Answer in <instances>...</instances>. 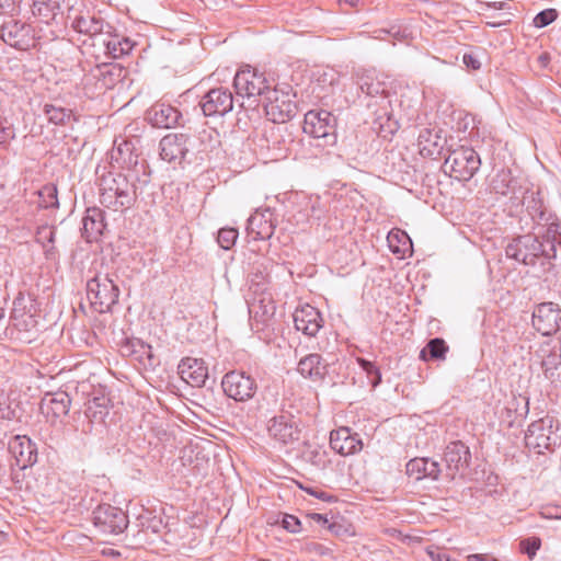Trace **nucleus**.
Here are the masks:
<instances>
[{
  "label": "nucleus",
  "instance_id": "412c9836",
  "mask_svg": "<svg viewBox=\"0 0 561 561\" xmlns=\"http://www.w3.org/2000/svg\"><path fill=\"white\" fill-rule=\"evenodd\" d=\"M330 447L342 456H350L363 449V442L357 433L342 426L330 433Z\"/></svg>",
  "mask_w": 561,
  "mask_h": 561
},
{
  "label": "nucleus",
  "instance_id": "2eb2a0df",
  "mask_svg": "<svg viewBox=\"0 0 561 561\" xmlns=\"http://www.w3.org/2000/svg\"><path fill=\"white\" fill-rule=\"evenodd\" d=\"M93 525L103 534L118 535L128 526L127 514L107 503L98 505L92 512Z\"/></svg>",
  "mask_w": 561,
  "mask_h": 561
},
{
  "label": "nucleus",
  "instance_id": "c9c22d12",
  "mask_svg": "<svg viewBox=\"0 0 561 561\" xmlns=\"http://www.w3.org/2000/svg\"><path fill=\"white\" fill-rule=\"evenodd\" d=\"M32 13L43 23L49 24L61 14V0H32Z\"/></svg>",
  "mask_w": 561,
  "mask_h": 561
},
{
  "label": "nucleus",
  "instance_id": "39448f33",
  "mask_svg": "<svg viewBox=\"0 0 561 561\" xmlns=\"http://www.w3.org/2000/svg\"><path fill=\"white\" fill-rule=\"evenodd\" d=\"M291 87L270 88L262 99L266 117L273 123L283 124L296 115L297 105L293 100Z\"/></svg>",
  "mask_w": 561,
  "mask_h": 561
},
{
  "label": "nucleus",
  "instance_id": "de8ad7c7",
  "mask_svg": "<svg viewBox=\"0 0 561 561\" xmlns=\"http://www.w3.org/2000/svg\"><path fill=\"white\" fill-rule=\"evenodd\" d=\"M558 15L559 13L556 9L542 10L534 18V25L539 28L546 27L554 22Z\"/></svg>",
  "mask_w": 561,
  "mask_h": 561
},
{
  "label": "nucleus",
  "instance_id": "864d4df0",
  "mask_svg": "<svg viewBox=\"0 0 561 561\" xmlns=\"http://www.w3.org/2000/svg\"><path fill=\"white\" fill-rule=\"evenodd\" d=\"M20 0H0V14H13Z\"/></svg>",
  "mask_w": 561,
  "mask_h": 561
},
{
  "label": "nucleus",
  "instance_id": "09e8293b",
  "mask_svg": "<svg viewBox=\"0 0 561 561\" xmlns=\"http://www.w3.org/2000/svg\"><path fill=\"white\" fill-rule=\"evenodd\" d=\"M14 137L15 133L12 123L0 115V146L9 144Z\"/></svg>",
  "mask_w": 561,
  "mask_h": 561
},
{
  "label": "nucleus",
  "instance_id": "13d9d810",
  "mask_svg": "<svg viewBox=\"0 0 561 561\" xmlns=\"http://www.w3.org/2000/svg\"><path fill=\"white\" fill-rule=\"evenodd\" d=\"M427 554L432 561H451V559L446 553L439 551L428 550Z\"/></svg>",
  "mask_w": 561,
  "mask_h": 561
},
{
  "label": "nucleus",
  "instance_id": "37998d69",
  "mask_svg": "<svg viewBox=\"0 0 561 561\" xmlns=\"http://www.w3.org/2000/svg\"><path fill=\"white\" fill-rule=\"evenodd\" d=\"M302 457L306 461L312 465L316 469H324L328 465L327 454L325 451L319 448H307L302 453Z\"/></svg>",
  "mask_w": 561,
  "mask_h": 561
},
{
  "label": "nucleus",
  "instance_id": "c85d7f7f",
  "mask_svg": "<svg viewBox=\"0 0 561 561\" xmlns=\"http://www.w3.org/2000/svg\"><path fill=\"white\" fill-rule=\"evenodd\" d=\"M297 371L313 382H321L328 374V365L320 354L312 353L299 360Z\"/></svg>",
  "mask_w": 561,
  "mask_h": 561
},
{
  "label": "nucleus",
  "instance_id": "0eeeda50",
  "mask_svg": "<svg viewBox=\"0 0 561 561\" xmlns=\"http://www.w3.org/2000/svg\"><path fill=\"white\" fill-rule=\"evenodd\" d=\"M250 324L260 339H270L275 324L276 306L271 294L262 293L248 302Z\"/></svg>",
  "mask_w": 561,
  "mask_h": 561
},
{
  "label": "nucleus",
  "instance_id": "423d86ee",
  "mask_svg": "<svg viewBox=\"0 0 561 561\" xmlns=\"http://www.w3.org/2000/svg\"><path fill=\"white\" fill-rule=\"evenodd\" d=\"M119 289L107 274L96 273L87 282V297L91 307L99 313H104L117 302Z\"/></svg>",
  "mask_w": 561,
  "mask_h": 561
},
{
  "label": "nucleus",
  "instance_id": "bb28decb",
  "mask_svg": "<svg viewBox=\"0 0 561 561\" xmlns=\"http://www.w3.org/2000/svg\"><path fill=\"white\" fill-rule=\"evenodd\" d=\"M181 118V112L167 103H156L147 111V119L157 128H173Z\"/></svg>",
  "mask_w": 561,
  "mask_h": 561
},
{
  "label": "nucleus",
  "instance_id": "a211bd4d",
  "mask_svg": "<svg viewBox=\"0 0 561 561\" xmlns=\"http://www.w3.org/2000/svg\"><path fill=\"white\" fill-rule=\"evenodd\" d=\"M0 37L7 45L20 50H27L35 45L33 27L18 20L4 22L1 26Z\"/></svg>",
  "mask_w": 561,
  "mask_h": 561
},
{
  "label": "nucleus",
  "instance_id": "f03ea898",
  "mask_svg": "<svg viewBox=\"0 0 561 561\" xmlns=\"http://www.w3.org/2000/svg\"><path fill=\"white\" fill-rule=\"evenodd\" d=\"M136 179L135 171L103 174L99 180L100 203L114 211L129 209L137 199Z\"/></svg>",
  "mask_w": 561,
  "mask_h": 561
},
{
  "label": "nucleus",
  "instance_id": "393cba45",
  "mask_svg": "<svg viewBox=\"0 0 561 561\" xmlns=\"http://www.w3.org/2000/svg\"><path fill=\"white\" fill-rule=\"evenodd\" d=\"M446 144L443 130L437 128H424L417 137L419 151L425 158L437 159L440 157Z\"/></svg>",
  "mask_w": 561,
  "mask_h": 561
},
{
  "label": "nucleus",
  "instance_id": "f257e3e1",
  "mask_svg": "<svg viewBox=\"0 0 561 561\" xmlns=\"http://www.w3.org/2000/svg\"><path fill=\"white\" fill-rule=\"evenodd\" d=\"M561 247V233L547 236V231L536 230L513 239L505 248V254L527 266L540 264L543 271L551 266V260L557 256V247Z\"/></svg>",
  "mask_w": 561,
  "mask_h": 561
},
{
  "label": "nucleus",
  "instance_id": "72a5a7b5",
  "mask_svg": "<svg viewBox=\"0 0 561 561\" xmlns=\"http://www.w3.org/2000/svg\"><path fill=\"white\" fill-rule=\"evenodd\" d=\"M99 45L103 46L104 53L114 59L129 54L134 47L129 38L111 35L108 31L99 37Z\"/></svg>",
  "mask_w": 561,
  "mask_h": 561
},
{
  "label": "nucleus",
  "instance_id": "7c9ffc66",
  "mask_svg": "<svg viewBox=\"0 0 561 561\" xmlns=\"http://www.w3.org/2000/svg\"><path fill=\"white\" fill-rule=\"evenodd\" d=\"M122 78V68L113 64H102L93 67L85 80H96L98 89L106 90L115 85Z\"/></svg>",
  "mask_w": 561,
  "mask_h": 561
},
{
  "label": "nucleus",
  "instance_id": "5701e85b",
  "mask_svg": "<svg viewBox=\"0 0 561 561\" xmlns=\"http://www.w3.org/2000/svg\"><path fill=\"white\" fill-rule=\"evenodd\" d=\"M293 318L296 330L310 337L316 336L323 327V318L320 311L310 305L297 308Z\"/></svg>",
  "mask_w": 561,
  "mask_h": 561
},
{
  "label": "nucleus",
  "instance_id": "bf43d9fd",
  "mask_svg": "<svg viewBox=\"0 0 561 561\" xmlns=\"http://www.w3.org/2000/svg\"><path fill=\"white\" fill-rule=\"evenodd\" d=\"M467 561H499V560L489 554L476 553V554L468 556Z\"/></svg>",
  "mask_w": 561,
  "mask_h": 561
},
{
  "label": "nucleus",
  "instance_id": "a18cd8bd",
  "mask_svg": "<svg viewBox=\"0 0 561 561\" xmlns=\"http://www.w3.org/2000/svg\"><path fill=\"white\" fill-rule=\"evenodd\" d=\"M238 239V230L234 228H222L218 231L217 242L224 250L231 249Z\"/></svg>",
  "mask_w": 561,
  "mask_h": 561
},
{
  "label": "nucleus",
  "instance_id": "a19ab883",
  "mask_svg": "<svg viewBox=\"0 0 561 561\" xmlns=\"http://www.w3.org/2000/svg\"><path fill=\"white\" fill-rule=\"evenodd\" d=\"M49 123L54 125H66L71 119L77 121L73 116L72 110L56 106L54 104H45L43 108Z\"/></svg>",
  "mask_w": 561,
  "mask_h": 561
},
{
  "label": "nucleus",
  "instance_id": "052dcab7",
  "mask_svg": "<svg viewBox=\"0 0 561 561\" xmlns=\"http://www.w3.org/2000/svg\"><path fill=\"white\" fill-rule=\"evenodd\" d=\"M342 528H343V526L339 523L328 524V529L335 536H340L342 534Z\"/></svg>",
  "mask_w": 561,
  "mask_h": 561
},
{
  "label": "nucleus",
  "instance_id": "b1692460",
  "mask_svg": "<svg viewBox=\"0 0 561 561\" xmlns=\"http://www.w3.org/2000/svg\"><path fill=\"white\" fill-rule=\"evenodd\" d=\"M178 374L192 387H203L208 378V368L201 358L185 357L178 365Z\"/></svg>",
  "mask_w": 561,
  "mask_h": 561
},
{
  "label": "nucleus",
  "instance_id": "4c0bfd02",
  "mask_svg": "<svg viewBox=\"0 0 561 561\" xmlns=\"http://www.w3.org/2000/svg\"><path fill=\"white\" fill-rule=\"evenodd\" d=\"M387 241L391 252L399 254L401 259L412 255L413 244L410 237L404 231H390Z\"/></svg>",
  "mask_w": 561,
  "mask_h": 561
},
{
  "label": "nucleus",
  "instance_id": "603ef678",
  "mask_svg": "<svg viewBox=\"0 0 561 561\" xmlns=\"http://www.w3.org/2000/svg\"><path fill=\"white\" fill-rule=\"evenodd\" d=\"M375 125H378L380 133H382V131L392 133L393 126L396 125V123H392L388 113L385 112L383 115H379L375 119Z\"/></svg>",
  "mask_w": 561,
  "mask_h": 561
},
{
  "label": "nucleus",
  "instance_id": "3c124183",
  "mask_svg": "<svg viewBox=\"0 0 561 561\" xmlns=\"http://www.w3.org/2000/svg\"><path fill=\"white\" fill-rule=\"evenodd\" d=\"M282 525L287 531L291 534H297L301 530V523L294 515L285 514L282 520Z\"/></svg>",
  "mask_w": 561,
  "mask_h": 561
},
{
  "label": "nucleus",
  "instance_id": "f704fd0d",
  "mask_svg": "<svg viewBox=\"0 0 561 561\" xmlns=\"http://www.w3.org/2000/svg\"><path fill=\"white\" fill-rule=\"evenodd\" d=\"M111 159L122 169H127L128 172L131 171L130 168L138 167V157L134 153V146L131 141L122 140L117 142L115 140L114 148L111 152ZM135 173H138V170H134Z\"/></svg>",
  "mask_w": 561,
  "mask_h": 561
},
{
  "label": "nucleus",
  "instance_id": "8fccbe9b",
  "mask_svg": "<svg viewBox=\"0 0 561 561\" xmlns=\"http://www.w3.org/2000/svg\"><path fill=\"white\" fill-rule=\"evenodd\" d=\"M541 546V540L538 537H530L520 541V549L530 559L536 556Z\"/></svg>",
  "mask_w": 561,
  "mask_h": 561
},
{
  "label": "nucleus",
  "instance_id": "20e7f679",
  "mask_svg": "<svg viewBox=\"0 0 561 561\" xmlns=\"http://www.w3.org/2000/svg\"><path fill=\"white\" fill-rule=\"evenodd\" d=\"M271 87L272 82L265 72L250 66L239 69L233 78L236 101L239 102L240 99L248 100L250 106L259 104V98L262 100Z\"/></svg>",
  "mask_w": 561,
  "mask_h": 561
},
{
  "label": "nucleus",
  "instance_id": "5fc2aeb1",
  "mask_svg": "<svg viewBox=\"0 0 561 561\" xmlns=\"http://www.w3.org/2000/svg\"><path fill=\"white\" fill-rule=\"evenodd\" d=\"M309 551L318 554V556H330L333 550L330 547H327L319 542H311L308 547Z\"/></svg>",
  "mask_w": 561,
  "mask_h": 561
},
{
  "label": "nucleus",
  "instance_id": "6ab92c4d",
  "mask_svg": "<svg viewBox=\"0 0 561 561\" xmlns=\"http://www.w3.org/2000/svg\"><path fill=\"white\" fill-rule=\"evenodd\" d=\"M533 327L543 336H550L561 330V308L552 301L537 305L531 317Z\"/></svg>",
  "mask_w": 561,
  "mask_h": 561
},
{
  "label": "nucleus",
  "instance_id": "2f4dec72",
  "mask_svg": "<svg viewBox=\"0 0 561 561\" xmlns=\"http://www.w3.org/2000/svg\"><path fill=\"white\" fill-rule=\"evenodd\" d=\"M405 472L416 481L424 478L437 480L440 474V466L430 458H413L407 463Z\"/></svg>",
  "mask_w": 561,
  "mask_h": 561
},
{
  "label": "nucleus",
  "instance_id": "9b49d317",
  "mask_svg": "<svg viewBox=\"0 0 561 561\" xmlns=\"http://www.w3.org/2000/svg\"><path fill=\"white\" fill-rule=\"evenodd\" d=\"M224 393L236 402L252 400L259 389L256 379L243 370H230L221 379Z\"/></svg>",
  "mask_w": 561,
  "mask_h": 561
},
{
  "label": "nucleus",
  "instance_id": "6e6552de",
  "mask_svg": "<svg viewBox=\"0 0 561 561\" xmlns=\"http://www.w3.org/2000/svg\"><path fill=\"white\" fill-rule=\"evenodd\" d=\"M522 204L534 221L535 230L547 231L548 237L561 233L558 217L546 208L539 192L527 190Z\"/></svg>",
  "mask_w": 561,
  "mask_h": 561
},
{
  "label": "nucleus",
  "instance_id": "1a4fd4ad",
  "mask_svg": "<svg viewBox=\"0 0 561 561\" xmlns=\"http://www.w3.org/2000/svg\"><path fill=\"white\" fill-rule=\"evenodd\" d=\"M559 426L560 422L551 415H546L531 422L525 433L526 446L534 449L537 454L552 450V447L556 445L552 434L559 431Z\"/></svg>",
  "mask_w": 561,
  "mask_h": 561
},
{
  "label": "nucleus",
  "instance_id": "e2e57ef3",
  "mask_svg": "<svg viewBox=\"0 0 561 561\" xmlns=\"http://www.w3.org/2000/svg\"><path fill=\"white\" fill-rule=\"evenodd\" d=\"M310 494L316 496L317 499H320V500H323V501H330L332 499L331 495H328L323 491H319V492L318 491H311Z\"/></svg>",
  "mask_w": 561,
  "mask_h": 561
},
{
  "label": "nucleus",
  "instance_id": "69168bd1",
  "mask_svg": "<svg viewBox=\"0 0 561 561\" xmlns=\"http://www.w3.org/2000/svg\"><path fill=\"white\" fill-rule=\"evenodd\" d=\"M550 61V56L549 54L547 53H543L541 54L539 57H538V62L542 66V67H546Z\"/></svg>",
  "mask_w": 561,
  "mask_h": 561
},
{
  "label": "nucleus",
  "instance_id": "6e6d98bb",
  "mask_svg": "<svg viewBox=\"0 0 561 561\" xmlns=\"http://www.w3.org/2000/svg\"><path fill=\"white\" fill-rule=\"evenodd\" d=\"M44 232H47V241L48 243H50V247L44 245L46 257H49L51 251L54 250L53 243L55 241V232L49 228H43L42 230L38 231V234L42 236Z\"/></svg>",
  "mask_w": 561,
  "mask_h": 561
},
{
  "label": "nucleus",
  "instance_id": "473e14b6",
  "mask_svg": "<svg viewBox=\"0 0 561 561\" xmlns=\"http://www.w3.org/2000/svg\"><path fill=\"white\" fill-rule=\"evenodd\" d=\"M104 211L100 208H88L82 219V234L88 242H93L102 236L106 228Z\"/></svg>",
  "mask_w": 561,
  "mask_h": 561
},
{
  "label": "nucleus",
  "instance_id": "c03bdc74",
  "mask_svg": "<svg viewBox=\"0 0 561 561\" xmlns=\"http://www.w3.org/2000/svg\"><path fill=\"white\" fill-rule=\"evenodd\" d=\"M359 366L366 373L373 388H376L381 382V373L379 368L371 362L358 358Z\"/></svg>",
  "mask_w": 561,
  "mask_h": 561
},
{
  "label": "nucleus",
  "instance_id": "ddd939ff",
  "mask_svg": "<svg viewBox=\"0 0 561 561\" xmlns=\"http://www.w3.org/2000/svg\"><path fill=\"white\" fill-rule=\"evenodd\" d=\"M336 118L325 110H311L305 114L304 133L323 139L324 145L335 144Z\"/></svg>",
  "mask_w": 561,
  "mask_h": 561
},
{
  "label": "nucleus",
  "instance_id": "7ed1b4c3",
  "mask_svg": "<svg viewBox=\"0 0 561 561\" xmlns=\"http://www.w3.org/2000/svg\"><path fill=\"white\" fill-rule=\"evenodd\" d=\"M39 332V310L36 300L30 295L19 293L13 300L7 334L11 340L30 344L38 337Z\"/></svg>",
  "mask_w": 561,
  "mask_h": 561
},
{
  "label": "nucleus",
  "instance_id": "cd10ccee",
  "mask_svg": "<svg viewBox=\"0 0 561 561\" xmlns=\"http://www.w3.org/2000/svg\"><path fill=\"white\" fill-rule=\"evenodd\" d=\"M9 448L15 458L16 466L21 469H26L37 461V447L26 436H15Z\"/></svg>",
  "mask_w": 561,
  "mask_h": 561
},
{
  "label": "nucleus",
  "instance_id": "4d7b16f0",
  "mask_svg": "<svg viewBox=\"0 0 561 561\" xmlns=\"http://www.w3.org/2000/svg\"><path fill=\"white\" fill-rule=\"evenodd\" d=\"M462 61L466 65V67L472 70H478L481 67L480 60L473 54H465L462 57Z\"/></svg>",
  "mask_w": 561,
  "mask_h": 561
},
{
  "label": "nucleus",
  "instance_id": "dca6fc26",
  "mask_svg": "<svg viewBox=\"0 0 561 561\" xmlns=\"http://www.w3.org/2000/svg\"><path fill=\"white\" fill-rule=\"evenodd\" d=\"M195 137L185 133H171L160 140V157L168 162L181 163L195 149Z\"/></svg>",
  "mask_w": 561,
  "mask_h": 561
},
{
  "label": "nucleus",
  "instance_id": "c756f323",
  "mask_svg": "<svg viewBox=\"0 0 561 561\" xmlns=\"http://www.w3.org/2000/svg\"><path fill=\"white\" fill-rule=\"evenodd\" d=\"M71 399L66 391L46 393L41 401V411L57 419L68 414Z\"/></svg>",
  "mask_w": 561,
  "mask_h": 561
},
{
  "label": "nucleus",
  "instance_id": "58836bf2",
  "mask_svg": "<svg viewBox=\"0 0 561 561\" xmlns=\"http://www.w3.org/2000/svg\"><path fill=\"white\" fill-rule=\"evenodd\" d=\"M108 414L110 409L101 398L90 400L84 411L85 417L92 424H103Z\"/></svg>",
  "mask_w": 561,
  "mask_h": 561
},
{
  "label": "nucleus",
  "instance_id": "ea45409f",
  "mask_svg": "<svg viewBox=\"0 0 561 561\" xmlns=\"http://www.w3.org/2000/svg\"><path fill=\"white\" fill-rule=\"evenodd\" d=\"M448 350L449 347L443 339L435 337L430 340L426 346L421 351L420 358L423 360H444Z\"/></svg>",
  "mask_w": 561,
  "mask_h": 561
},
{
  "label": "nucleus",
  "instance_id": "774afa93",
  "mask_svg": "<svg viewBox=\"0 0 561 561\" xmlns=\"http://www.w3.org/2000/svg\"><path fill=\"white\" fill-rule=\"evenodd\" d=\"M503 4H504V3H502V2H500V3L494 2V3H493V8H494V9H502V8H503Z\"/></svg>",
  "mask_w": 561,
  "mask_h": 561
},
{
  "label": "nucleus",
  "instance_id": "4468645a",
  "mask_svg": "<svg viewBox=\"0 0 561 561\" xmlns=\"http://www.w3.org/2000/svg\"><path fill=\"white\" fill-rule=\"evenodd\" d=\"M270 437L282 445H293L301 438L302 424L300 419L289 412H280L267 423Z\"/></svg>",
  "mask_w": 561,
  "mask_h": 561
},
{
  "label": "nucleus",
  "instance_id": "a878e982",
  "mask_svg": "<svg viewBox=\"0 0 561 561\" xmlns=\"http://www.w3.org/2000/svg\"><path fill=\"white\" fill-rule=\"evenodd\" d=\"M471 454L469 447L461 440L450 442L444 451V461L448 474L454 478L455 474L469 466Z\"/></svg>",
  "mask_w": 561,
  "mask_h": 561
},
{
  "label": "nucleus",
  "instance_id": "f8f14e48",
  "mask_svg": "<svg viewBox=\"0 0 561 561\" xmlns=\"http://www.w3.org/2000/svg\"><path fill=\"white\" fill-rule=\"evenodd\" d=\"M352 79L363 94L375 99L376 105H380L385 110L387 108L386 105L389 104L387 100L389 94L388 84L379 78L375 69L359 67L354 70Z\"/></svg>",
  "mask_w": 561,
  "mask_h": 561
},
{
  "label": "nucleus",
  "instance_id": "338daca9",
  "mask_svg": "<svg viewBox=\"0 0 561 561\" xmlns=\"http://www.w3.org/2000/svg\"><path fill=\"white\" fill-rule=\"evenodd\" d=\"M341 3H346L350 7H356L359 2V0H340Z\"/></svg>",
  "mask_w": 561,
  "mask_h": 561
},
{
  "label": "nucleus",
  "instance_id": "79ce46f5",
  "mask_svg": "<svg viewBox=\"0 0 561 561\" xmlns=\"http://www.w3.org/2000/svg\"><path fill=\"white\" fill-rule=\"evenodd\" d=\"M38 205L42 208L58 207L57 187L54 184L44 185L38 192Z\"/></svg>",
  "mask_w": 561,
  "mask_h": 561
},
{
  "label": "nucleus",
  "instance_id": "f3484780",
  "mask_svg": "<svg viewBox=\"0 0 561 561\" xmlns=\"http://www.w3.org/2000/svg\"><path fill=\"white\" fill-rule=\"evenodd\" d=\"M234 102L237 101L228 88L218 87L202 96L199 106L205 116L221 117L233 110Z\"/></svg>",
  "mask_w": 561,
  "mask_h": 561
},
{
  "label": "nucleus",
  "instance_id": "e433bc0d",
  "mask_svg": "<svg viewBox=\"0 0 561 561\" xmlns=\"http://www.w3.org/2000/svg\"><path fill=\"white\" fill-rule=\"evenodd\" d=\"M516 180L513 178L511 170L502 169L491 181V188L495 194L511 196L518 199Z\"/></svg>",
  "mask_w": 561,
  "mask_h": 561
},
{
  "label": "nucleus",
  "instance_id": "49530a36",
  "mask_svg": "<svg viewBox=\"0 0 561 561\" xmlns=\"http://www.w3.org/2000/svg\"><path fill=\"white\" fill-rule=\"evenodd\" d=\"M561 363V355L556 352H550L546 358L541 360V368L545 373L546 378H551L554 370Z\"/></svg>",
  "mask_w": 561,
  "mask_h": 561
},
{
  "label": "nucleus",
  "instance_id": "680f3d73",
  "mask_svg": "<svg viewBox=\"0 0 561 561\" xmlns=\"http://www.w3.org/2000/svg\"><path fill=\"white\" fill-rule=\"evenodd\" d=\"M312 519L316 520L317 523L321 524V525H327V524H330L328 518L322 515V514H318V513H314L311 515Z\"/></svg>",
  "mask_w": 561,
  "mask_h": 561
},
{
  "label": "nucleus",
  "instance_id": "0e129e2a",
  "mask_svg": "<svg viewBox=\"0 0 561 561\" xmlns=\"http://www.w3.org/2000/svg\"><path fill=\"white\" fill-rule=\"evenodd\" d=\"M140 352L151 358V346L139 342Z\"/></svg>",
  "mask_w": 561,
  "mask_h": 561
},
{
  "label": "nucleus",
  "instance_id": "9d476101",
  "mask_svg": "<svg viewBox=\"0 0 561 561\" xmlns=\"http://www.w3.org/2000/svg\"><path fill=\"white\" fill-rule=\"evenodd\" d=\"M481 159L471 147L461 146L450 150L445 158L444 168L449 169L458 181H469L479 171Z\"/></svg>",
  "mask_w": 561,
  "mask_h": 561
},
{
  "label": "nucleus",
  "instance_id": "aec40b11",
  "mask_svg": "<svg viewBox=\"0 0 561 561\" xmlns=\"http://www.w3.org/2000/svg\"><path fill=\"white\" fill-rule=\"evenodd\" d=\"M67 20L70 21V24L75 31L89 35L91 38H93L94 46L99 45V37L106 33L104 27L110 28V25L106 24L102 19L96 18L95 15H91L89 12L83 14L82 12H78L72 8L68 12Z\"/></svg>",
  "mask_w": 561,
  "mask_h": 561
},
{
  "label": "nucleus",
  "instance_id": "4be33fe9",
  "mask_svg": "<svg viewBox=\"0 0 561 561\" xmlns=\"http://www.w3.org/2000/svg\"><path fill=\"white\" fill-rule=\"evenodd\" d=\"M274 213L270 208L255 210L248 219L247 231L253 240H267L275 231Z\"/></svg>",
  "mask_w": 561,
  "mask_h": 561
}]
</instances>
